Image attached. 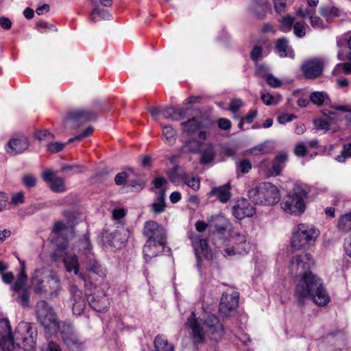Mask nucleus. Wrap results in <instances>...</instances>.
Returning a JSON list of instances; mask_svg holds the SVG:
<instances>
[{
    "label": "nucleus",
    "mask_w": 351,
    "mask_h": 351,
    "mask_svg": "<svg viewBox=\"0 0 351 351\" xmlns=\"http://www.w3.org/2000/svg\"><path fill=\"white\" fill-rule=\"evenodd\" d=\"M36 28L40 33H45L47 30H51L54 32L57 31V29L54 25L43 21H40L36 23Z\"/></svg>",
    "instance_id": "obj_48"
},
{
    "label": "nucleus",
    "mask_w": 351,
    "mask_h": 351,
    "mask_svg": "<svg viewBox=\"0 0 351 351\" xmlns=\"http://www.w3.org/2000/svg\"><path fill=\"white\" fill-rule=\"evenodd\" d=\"M8 199V195L5 192L0 191V212L9 208Z\"/></svg>",
    "instance_id": "obj_59"
},
{
    "label": "nucleus",
    "mask_w": 351,
    "mask_h": 351,
    "mask_svg": "<svg viewBox=\"0 0 351 351\" xmlns=\"http://www.w3.org/2000/svg\"><path fill=\"white\" fill-rule=\"evenodd\" d=\"M293 33L298 38H303L306 34V25L303 22L294 23L293 27Z\"/></svg>",
    "instance_id": "obj_46"
},
{
    "label": "nucleus",
    "mask_w": 351,
    "mask_h": 351,
    "mask_svg": "<svg viewBox=\"0 0 351 351\" xmlns=\"http://www.w3.org/2000/svg\"><path fill=\"white\" fill-rule=\"evenodd\" d=\"M306 147L303 143H298L295 147V154L298 157H303L306 154Z\"/></svg>",
    "instance_id": "obj_62"
},
{
    "label": "nucleus",
    "mask_w": 351,
    "mask_h": 351,
    "mask_svg": "<svg viewBox=\"0 0 351 351\" xmlns=\"http://www.w3.org/2000/svg\"><path fill=\"white\" fill-rule=\"evenodd\" d=\"M255 213L253 205L245 199H239L232 208V214L237 219L252 217Z\"/></svg>",
    "instance_id": "obj_23"
},
{
    "label": "nucleus",
    "mask_w": 351,
    "mask_h": 351,
    "mask_svg": "<svg viewBox=\"0 0 351 351\" xmlns=\"http://www.w3.org/2000/svg\"><path fill=\"white\" fill-rule=\"evenodd\" d=\"M93 132V128L92 126H88L84 130L82 131L81 134L75 136L73 138H71L69 139L68 143H72L74 141H80L84 138L89 136Z\"/></svg>",
    "instance_id": "obj_52"
},
{
    "label": "nucleus",
    "mask_w": 351,
    "mask_h": 351,
    "mask_svg": "<svg viewBox=\"0 0 351 351\" xmlns=\"http://www.w3.org/2000/svg\"><path fill=\"white\" fill-rule=\"evenodd\" d=\"M315 9H313V8H300L297 10L296 13H297V15H298L299 16H300L302 19H306L307 17H308L310 19L311 16L313 15V14L315 13Z\"/></svg>",
    "instance_id": "obj_58"
},
{
    "label": "nucleus",
    "mask_w": 351,
    "mask_h": 351,
    "mask_svg": "<svg viewBox=\"0 0 351 351\" xmlns=\"http://www.w3.org/2000/svg\"><path fill=\"white\" fill-rule=\"evenodd\" d=\"M271 148L269 147L267 143H263L257 145L256 146L252 147L250 152L254 155H261L267 154L270 152Z\"/></svg>",
    "instance_id": "obj_45"
},
{
    "label": "nucleus",
    "mask_w": 351,
    "mask_h": 351,
    "mask_svg": "<svg viewBox=\"0 0 351 351\" xmlns=\"http://www.w3.org/2000/svg\"><path fill=\"white\" fill-rule=\"evenodd\" d=\"M192 245L194 248L195 254L197 258V266L200 273H202V266L205 265L206 263H213V254L208 249L207 241L200 239L198 237H193L190 235Z\"/></svg>",
    "instance_id": "obj_13"
},
{
    "label": "nucleus",
    "mask_w": 351,
    "mask_h": 351,
    "mask_svg": "<svg viewBox=\"0 0 351 351\" xmlns=\"http://www.w3.org/2000/svg\"><path fill=\"white\" fill-rule=\"evenodd\" d=\"M215 152L212 145H208L207 149L202 152L200 161L202 164H208L213 160Z\"/></svg>",
    "instance_id": "obj_43"
},
{
    "label": "nucleus",
    "mask_w": 351,
    "mask_h": 351,
    "mask_svg": "<svg viewBox=\"0 0 351 351\" xmlns=\"http://www.w3.org/2000/svg\"><path fill=\"white\" fill-rule=\"evenodd\" d=\"M56 332H59L64 344L71 351H83L84 342L79 337L74 326L70 321H64L60 324Z\"/></svg>",
    "instance_id": "obj_11"
},
{
    "label": "nucleus",
    "mask_w": 351,
    "mask_h": 351,
    "mask_svg": "<svg viewBox=\"0 0 351 351\" xmlns=\"http://www.w3.org/2000/svg\"><path fill=\"white\" fill-rule=\"evenodd\" d=\"M153 184L156 189H158V194L161 191H164L165 194V185L167 184V180L165 178L162 177H157L153 180Z\"/></svg>",
    "instance_id": "obj_54"
},
{
    "label": "nucleus",
    "mask_w": 351,
    "mask_h": 351,
    "mask_svg": "<svg viewBox=\"0 0 351 351\" xmlns=\"http://www.w3.org/2000/svg\"><path fill=\"white\" fill-rule=\"evenodd\" d=\"M287 160V154L286 153H281L278 154L272 164V166L269 168L267 167V160H263L261 162L260 166L265 170L267 169V174L268 176H276L280 175L284 168V163Z\"/></svg>",
    "instance_id": "obj_24"
},
{
    "label": "nucleus",
    "mask_w": 351,
    "mask_h": 351,
    "mask_svg": "<svg viewBox=\"0 0 351 351\" xmlns=\"http://www.w3.org/2000/svg\"><path fill=\"white\" fill-rule=\"evenodd\" d=\"M27 280V276L24 268L19 274L18 277L14 285L12 286V290L15 292H19L22 290L25 285Z\"/></svg>",
    "instance_id": "obj_41"
},
{
    "label": "nucleus",
    "mask_w": 351,
    "mask_h": 351,
    "mask_svg": "<svg viewBox=\"0 0 351 351\" xmlns=\"http://www.w3.org/2000/svg\"><path fill=\"white\" fill-rule=\"evenodd\" d=\"M36 315L38 322L46 332L53 335L64 321H60L53 308L45 300L36 304Z\"/></svg>",
    "instance_id": "obj_9"
},
{
    "label": "nucleus",
    "mask_w": 351,
    "mask_h": 351,
    "mask_svg": "<svg viewBox=\"0 0 351 351\" xmlns=\"http://www.w3.org/2000/svg\"><path fill=\"white\" fill-rule=\"evenodd\" d=\"M182 132L186 133L188 135H193L197 132L199 131L202 127V123L196 118H192L187 121L181 123Z\"/></svg>",
    "instance_id": "obj_32"
},
{
    "label": "nucleus",
    "mask_w": 351,
    "mask_h": 351,
    "mask_svg": "<svg viewBox=\"0 0 351 351\" xmlns=\"http://www.w3.org/2000/svg\"><path fill=\"white\" fill-rule=\"evenodd\" d=\"M32 287L35 293L48 295L49 298L58 296L61 290L60 280L53 271L44 269H36L32 278Z\"/></svg>",
    "instance_id": "obj_5"
},
{
    "label": "nucleus",
    "mask_w": 351,
    "mask_h": 351,
    "mask_svg": "<svg viewBox=\"0 0 351 351\" xmlns=\"http://www.w3.org/2000/svg\"><path fill=\"white\" fill-rule=\"evenodd\" d=\"M309 99L313 104L317 106H322L329 101V97L326 92L314 91L310 94Z\"/></svg>",
    "instance_id": "obj_34"
},
{
    "label": "nucleus",
    "mask_w": 351,
    "mask_h": 351,
    "mask_svg": "<svg viewBox=\"0 0 351 351\" xmlns=\"http://www.w3.org/2000/svg\"><path fill=\"white\" fill-rule=\"evenodd\" d=\"M162 134L165 138L167 144H174L176 142V131L171 125H166L163 127Z\"/></svg>",
    "instance_id": "obj_40"
},
{
    "label": "nucleus",
    "mask_w": 351,
    "mask_h": 351,
    "mask_svg": "<svg viewBox=\"0 0 351 351\" xmlns=\"http://www.w3.org/2000/svg\"><path fill=\"white\" fill-rule=\"evenodd\" d=\"M24 203V193L19 191L14 193L11 196L10 202H8L10 206H18Z\"/></svg>",
    "instance_id": "obj_49"
},
{
    "label": "nucleus",
    "mask_w": 351,
    "mask_h": 351,
    "mask_svg": "<svg viewBox=\"0 0 351 351\" xmlns=\"http://www.w3.org/2000/svg\"><path fill=\"white\" fill-rule=\"evenodd\" d=\"M22 182L27 188H32L36 185L37 179L32 174H25L22 177Z\"/></svg>",
    "instance_id": "obj_50"
},
{
    "label": "nucleus",
    "mask_w": 351,
    "mask_h": 351,
    "mask_svg": "<svg viewBox=\"0 0 351 351\" xmlns=\"http://www.w3.org/2000/svg\"><path fill=\"white\" fill-rule=\"evenodd\" d=\"M237 168L241 173H246L252 169V164L249 160L244 159L238 164Z\"/></svg>",
    "instance_id": "obj_56"
},
{
    "label": "nucleus",
    "mask_w": 351,
    "mask_h": 351,
    "mask_svg": "<svg viewBox=\"0 0 351 351\" xmlns=\"http://www.w3.org/2000/svg\"><path fill=\"white\" fill-rule=\"evenodd\" d=\"M129 232L122 226L114 230H105L101 233L103 245L114 249L121 248L126 243Z\"/></svg>",
    "instance_id": "obj_14"
},
{
    "label": "nucleus",
    "mask_w": 351,
    "mask_h": 351,
    "mask_svg": "<svg viewBox=\"0 0 351 351\" xmlns=\"http://www.w3.org/2000/svg\"><path fill=\"white\" fill-rule=\"evenodd\" d=\"M211 231L216 232L221 238H225L227 235L230 236L229 242L231 247H227L225 250L228 256L245 254L250 251V244L245 234L231 231L228 227L223 226H217L215 230Z\"/></svg>",
    "instance_id": "obj_6"
},
{
    "label": "nucleus",
    "mask_w": 351,
    "mask_h": 351,
    "mask_svg": "<svg viewBox=\"0 0 351 351\" xmlns=\"http://www.w3.org/2000/svg\"><path fill=\"white\" fill-rule=\"evenodd\" d=\"M294 295L300 305L304 304L307 298L318 306H325L330 302L322 280L312 272H305L300 277L295 285Z\"/></svg>",
    "instance_id": "obj_3"
},
{
    "label": "nucleus",
    "mask_w": 351,
    "mask_h": 351,
    "mask_svg": "<svg viewBox=\"0 0 351 351\" xmlns=\"http://www.w3.org/2000/svg\"><path fill=\"white\" fill-rule=\"evenodd\" d=\"M276 49L280 57L282 58H294V52L292 48L289 45V40L282 37L278 39L276 42Z\"/></svg>",
    "instance_id": "obj_27"
},
{
    "label": "nucleus",
    "mask_w": 351,
    "mask_h": 351,
    "mask_svg": "<svg viewBox=\"0 0 351 351\" xmlns=\"http://www.w3.org/2000/svg\"><path fill=\"white\" fill-rule=\"evenodd\" d=\"M309 19L311 25L313 28L324 29L326 27V25L324 21L320 19V17L315 15V12L313 14Z\"/></svg>",
    "instance_id": "obj_51"
},
{
    "label": "nucleus",
    "mask_w": 351,
    "mask_h": 351,
    "mask_svg": "<svg viewBox=\"0 0 351 351\" xmlns=\"http://www.w3.org/2000/svg\"><path fill=\"white\" fill-rule=\"evenodd\" d=\"M29 293L27 290H23L21 294L16 297V302L23 306L29 305Z\"/></svg>",
    "instance_id": "obj_53"
},
{
    "label": "nucleus",
    "mask_w": 351,
    "mask_h": 351,
    "mask_svg": "<svg viewBox=\"0 0 351 351\" xmlns=\"http://www.w3.org/2000/svg\"><path fill=\"white\" fill-rule=\"evenodd\" d=\"M143 234L148 238L160 243H166V231L156 221H147L144 225Z\"/></svg>",
    "instance_id": "obj_18"
},
{
    "label": "nucleus",
    "mask_w": 351,
    "mask_h": 351,
    "mask_svg": "<svg viewBox=\"0 0 351 351\" xmlns=\"http://www.w3.org/2000/svg\"><path fill=\"white\" fill-rule=\"evenodd\" d=\"M79 250L86 256V269L88 271L92 272L99 277L106 275V269L99 263L93 258L92 252V245L90 241L89 234H85L79 241Z\"/></svg>",
    "instance_id": "obj_12"
},
{
    "label": "nucleus",
    "mask_w": 351,
    "mask_h": 351,
    "mask_svg": "<svg viewBox=\"0 0 351 351\" xmlns=\"http://www.w3.org/2000/svg\"><path fill=\"white\" fill-rule=\"evenodd\" d=\"M89 306L97 312H105L110 306V301L106 291L98 289L93 295L87 298Z\"/></svg>",
    "instance_id": "obj_19"
},
{
    "label": "nucleus",
    "mask_w": 351,
    "mask_h": 351,
    "mask_svg": "<svg viewBox=\"0 0 351 351\" xmlns=\"http://www.w3.org/2000/svg\"><path fill=\"white\" fill-rule=\"evenodd\" d=\"M349 158H351V143H344L341 154L335 157V160L344 162Z\"/></svg>",
    "instance_id": "obj_42"
},
{
    "label": "nucleus",
    "mask_w": 351,
    "mask_h": 351,
    "mask_svg": "<svg viewBox=\"0 0 351 351\" xmlns=\"http://www.w3.org/2000/svg\"><path fill=\"white\" fill-rule=\"evenodd\" d=\"M202 147V143L199 141L191 139L186 141L184 144L180 147V153H196Z\"/></svg>",
    "instance_id": "obj_33"
},
{
    "label": "nucleus",
    "mask_w": 351,
    "mask_h": 351,
    "mask_svg": "<svg viewBox=\"0 0 351 351\" xmlns=\"http://www.w3.org/2000/svg\"><path fill=\"white\" fill-rule=\"evenodd\" d=\"M182 181L194 191H197L199 188V180L195 176H190L184 174L182 177Z\"/></svg>",
    "instance_id": "obj_44"
},
{
    "label": "nucleus",
    "mask_w": 351,
    "mask_h": 351,
    "mask_svg": "<svg viewBox=\"0 0 351 351\" xmlns=\"http://www.w3.org/2000/svg\"><path fill=\"white\" fill-rule=\"evenodd\" d=\"M268 0H251L250 9L258 17L263 18L268 8Z\"/></svg>",
    "instance_id": "obj_31"
},
{
    "label": "nucleus",
    "mask_w": 351,
    "mask_h": 351,
    "mask_svg": "<svg viewBox=\"0 0 351 351\" xmlns=\"http://www.w3.org/2000/svg\"><path fill=\"white\" fill-rule=\"evenodd\" d=\"M265 79L267 83L272 88H278L282 85L281 80L272 74L268 73Z\"/></svg>",
    "instance_id": "obj_55"
},
{
    "label": "nucleus",
    "mask_w": 351,
    "mask_h": 351,
    "mask_svg": "<svg viewBox=\"0 0 351 351\" xmlns=\"http://www.w3.org/2000/svg\"><path fill=\"white\" fill-rule=\"evenodd\" d=\"M289 0H273L276 12L280 13L284 11Z\"/></svg>",
    "instance_id": "obj_61"
},
{
    "label": "nucleus",
    "mask_w": 351,
    "mask_h": 351,
    "mask_svg": "<svg viewBox=\"0 0 351 351\" xmlns=\"http://www.w3.org/2000/svg\"><path fill=\"white\" fill-rule=\"evenodd\" d=\"M29 143L25 136H19L11 138L5 145V151L10 155H18L23 153L29 147Z\"/></svg>",
    "instance_id": "obj_22"
},
{
    "label": "nucleus",
    "mask_w": 351,
    "mask_h": 351,
    "mask_svg": "<svg viewBox=\"0 0 351 351\" xmlns=\"http://www.w3.org/2000/svg\"><path fill=\"white\" fill-rule=\"evenodd\" d=\"M43 180L50 183V189L56 193H62L66 190L64 181L62 178L57 177L51 170L45 171L43 174Z\"/></svg>",
    "instance_id": "obj_25"
},
{
    "label": "nucleus",
    "mask_w": 351,
    "mask_h": 351,
    "mask_svg": "<svg viewBox=\"0 0 351 351\" xmlns=\"http://www.w3.org/2000/svg\"><path fill=\"white\" fill-rule=\"evenodd\" d=\"M96 16H99L101 19L110 20L112 15L106 10L101 9L98 6L95 7L90 14V20L96 23L98 19Z\"/></svg>",
    "instance_id": "obj_37"
},
{
    "label": "nucleus",
    "mask_w": 351,
    "mask_h": 351,
    "mask_svg": "<svg viewBox=\"0 0 351 351\" xmlns=\"http://www.w3.org/2000/svg\"><path fill=\"white\" fill-rule=\"evenodd\" d=\"M263 53V49L259 46H255L253 47L251 53H250V57L253 61L256 62L260 57L262 56Z\"/></svg>",
    "instance_id": "obj_63"
},
{
    "label": "nucleus",
    "mask_w": 351,
    "mask_h": 351,
    "mask_svg": "<svg viewBox=\"0 0 351 351\" xmlns=\"http://www.w3.org/2000/svg\"><path fill=\"white\" fill-rule=\"evenodd\" d=\"M319 231L313 226L300 223L293 230L291 245L295 249H306L313 245Z\"/></svg>",
    "instance_id": "obj_10"
},
{
    "label": "nucleus",
    "mask_w": 351,
    "mask_h": 351,
    "mask_svg": "<svg viewBox=\"0 0 351 351\" xmlns=\"http://www.w3.org/2000/svg\"><path fill=\"white\" fill-rule=\"evenodd\" d=\"M165 193L161 191L157 198L154 200L152 205V210L155 213H160L164 211L165 208Z\"/></svg>",
    "instance_id": "obj_38"
},
{
    "label": "nucleus",
    "mask_w": 351,
    "mask_h": 351,
    "mask_svg": "<svg viewBox=\"0 0 351 351\" xmlns=\"http://www.w3.org/2000/svg\"><path fill=\"white\" fill-rule=\"evenodd\" d=\"M307 193L300 186L295 185L280 202V207L287 214L299 216L304 213V199Z\"/></svg>",
    "instance_id": "obj_7"
},
{
    "label": "nucleus",
    "mask_w": 351,
    "mask_h": 351,
    "mask_svg": "<svg viewBox=\"0 0 351 351\" xmlns=\"http://www.w3.org/2000/svg\"><path fill=\"white\" fill-rule=\"evenodd\" d=\"M320 14L326 18L337 17L341 16L343 11L336 6H323L319 8Z\"/></svg>",
    "instance_id": "obj_36"
},
{
    "label": "nucleus",
    "mask_w": 351,
    "mask_h": 351,
    "mask_svg": "<svg viewBox=\"0 0 351 351\" xmlns=\"http://www.w3.org/2000/svg\"><path fill=\"white\" fill-rule=\"evenodd\" d=\"M324 66V62L322 59L313 58L304 62L301 69L306 78L315 79L322 74Z\"/></svg>",
    "instance_id": "obj_20"
},
{
    "label": "nucleus",
    "mask_w": 351,
    "mask_h": 351,
    "mask_svg": "<svg viewBox=\"0 0 351 351\" xmlns=\"http://www.w3.org/2000/svg\"><path fill=\"white\" fill-rule=\"evenodd\" d=\"M187 325L191 330V339L196 347L204 343L206 337L211 341H219L225 334L223 325L212 313H204L201 317H196L192 312L187 319Z\"/></svg>",
    "instance_id": "obj_2"
},
{
    "label": "nucleus",
    "mask_w": 351,
    "mask_h": 351,
    "mask_svg": "<svg viewBox=\"0 0 351 351\" xmlns=\"http://www.w3.org/2000/svg\"><path fill=\"white\" fill-rule=\"evenodd\" d=\"M156 351H175L173 346L168 343L167 339L162 335H158L154 339Z\"/></svg>",
    "instance_id": "obj_35"
},
{
    "label": "nucleus",
    "mask_w": 351,
    "mask_h": 351,
    "mask_svg": "<svg viewBox=\"0 0 351 351\" xmlns=\"http://www.w3.org/2000/svg\"><path fill=\"white\" fill-rule=\"evenodd\" d=\"M314 125L317 130H324L325 132L329 130V123L328 121L322 119H318L316 120H314L313 121Z\"/></svg>",
    "instance_id": "obj_60"
},
{
    "label": "nucleus",
    "mask_w": 351,
    "mask_h": 351,
    "mask_svg": "<svg viewBox=\"0 0 351 351\" xmlns=\"http://www.w3.org/2000/svg\"><path fill=\"white\" fill-rule=\"evenodd\" d=\"M332 110H328V109H324L322 110V113L324 116L332 118V116L335 114V111L333 110H339L341 112H351V108H349L346 106H332Z\"/></svg>",
    "instance_id": "obj_47"
},
{
    "label": "nucleus",
    "mask_w": 351,
    "mask_h": 351,
    "mask_svg": "<svg viewBox=\"0 0 351 351\" xmlns=\"http://www.w3.org/2000/svg\"><path fill=\"white\" fill-rule=\"evenodd\" d=\"M249 197L256 204L274 205L280 199L278 188L269 182L263 183L248 191Z\"/></svg>",
    "instance_id": "obj_8"
},
{
    "label": "nucleus",
    "mask_w": 351,
    "mask_h": 351,
    "mask_svg": "<svg viewBox=\"0 0 351 351\" xmlns=\"http://www.w3.org/2000/svg\"><path fill=\"white\" fill-rule=\"evenodd\" d=\"M239 293L235 290L231 293H223L219 304V311L224 316H229L237 308L239 304Z\"/></svg>",
    "instance_id": "obj_17"
},
{
    "label": "nucleus",
    "mask_w": 351,
    "mask_h": 351,
    "mask_svg": "<svg viewBox=\"0 0 351 351\" xmlns=\"http://www.w3.org/2000/svg\"><path fill=\"white\" fill-rule=\"evenodd\" d=\"M74 221H58L53 226V233L55 238L52 243L56 247L52 254V258L55 261L62 259L65 269L68 272H73L75 275L79 272V263L75 254H70L67 252L68 239L72 238L74 234Z\"/></svg>",
    "instance_id": "obj_1"
},
{
    "label": "nucleus",
    "mask_w": 351,
    "mask_h": 351,
    "mask_svg": "<svg viewBox=\"0 0 351 351\" xmlns=\"http://www.w3.org/2000/svg\"><path fill=\"white\" fill-rule=\"evenodd\" d=\"M162 115L167 119L179 121L184 117L185 109L183 108H176L174 107L169 106L162 110Z\"/></svg>",
    "instance_id": "obj_29"
},
{
    "label": "nucleus",
    "mask_w": 351,
    "mask_h": 351,
    "mask_svg": "<svg viewBox=\"0 0 351 351\" xmlns=\"http://www.w3.org/2000/svg\"><path fill=\"white\" fill-rule=\"evenodd\" d=\"M70 291L71 294L70 301L73 313L74 315H80L86 306V295L76 285L71 286Z\"/></svg>",
    "instance_id": "obj_21"
},
{
    "label": "nucleus",
    "mask_w": 351,
    "mask_h": 351,
    "mask_svg": "<svg viewBox=\"0 0 351 351\" xmlns=\"http://www.w3.org/2000/svg\"><path fill=\"white\" fill-rule=\"evenodd\" d=\"M0 348L2 351H19L21 348L25 350L34 348L36 344L37 331L29 322H20L12 335L11 326L7 332L1 328Z\"/></svg>",
    "instance_id": "obj_4"
},
{
    "label": "nucleus",
    "mask_w": 351,
    "mask_h": 351,
    "mask_svg": "<svg viewBox=\"0 0 351 351\" xmlns=\"http://www.w3.org/2000/svg\"><path fill=\"white\" fill-rule=\"evenodd\" d=\"M165 243H160L153 239L147 240L143 247L144 256L146 262L156 256L164 249Z\"/></svg>",
    "instance_id": "obj_26"
},
{
    "label": "nucleus",
    "mask_w": 351,
    "mask_h": 351,
    "mask_svg": "<svg viewBox=\"0 0 351 351\" xmlns=\"http://www.w3.org/2000/svg\"><path fill=\"white\" fill-rule=\"evenodd\" d=\"M97 114V112L91 109H75L69 113L66 118V123L73 128H77L85 122L95 119Z\"/></svg>",
    "instance_id": "obj_16"
},
{
    "label": "nucleus",
    "mask_w": 351,
    "mask_h": 351,
    "mask_svg": "<svg viewBox=\"0 0 351 351\" xmlns=\"http://www.w3.org/2000/svg\"><path fill=\"white\" fill-rule=\"evenodd\" d=\"M66 143H62L58 141L51 142L47 145V149L52 153H57L63 149Z\"/></svg>",
    "instance_id": "obj_57"
},
{
    "label": "nucleus",
    "mask_w": 351,
    "mask_h": 351,
    "mask_svg": "<svg viewBox=\"0 0 351 351\" xmlns=\"http://www.w3.org/2000/svg\"><path fill=\"white\" fill-rule=\"evenodd\" d=\"M337 226L339 230L347 232L351 230V221H338Z\"/></svg>",
    "instance_id": "obj_64"
},
{
    "label": "nucleus",
    "mask_w": 351,
    "mask_h": 351,
    "mask_svg": "<svg viewBox=\"0 0 351 351\" xmlns=\"http://www.w3.org/2000/svg\"><path fill=\"white\" fill-rule=\"evenodd\" d=\"M280 29L282 32H289L294 24V17L290 14H286L280 20Z\"/></svg>",
    "instance_id": "obj_39"
},
{
    "label": "nucleus",
    "mask_w": 351,
    "mask_h": 351,
    "mask_svg": "<svg viewBox=\"0 0 351 351\" xmlns=\"http://www.w3.org/2000/svg\"><path fill=\"white\" fill-rule=\"evenodd\" d=\"M346 43H347L350 51L349 52H344L343 49L339 50L337 54L339 60H345L346 59L351 60V34H344L341 38L337 41V46L339 48H341Z\"/></svg>",
    "instance_id": "obj_28"
},
{
    "label": "nucleus",
    "mask_w": 351,
    "mask_h": 351,
    "mask_svg": "<svg viewBox=\"0 0 351 351\" xmlns=\"http://www.w3.org/2000/svg\"><path fill=\"white\" fill-rule=\"evenodd\" d=\"M210 196H216L222 203L227 202L230 197L229 184H226L219 187L213 188L210 192Z\"/></svg>",
    "instance_id": "obj_30"
},
{
    "label": "nucleus",
    "mask_w": 351,
    "mask_h": 351,
    "mask_svg": "<svg viewBox=\"0 0 351 351\" xmlns=\"http://www.w3.org/2000/svg\"><path fill=\"white\" fill-rule=\"evenodd\" d=\"M313 264L311 256L307 253L295 255L290 261V273L292 276L300 277L305 272H311L309 269Z\"/></svg>",
    "instance_id": "obj_15"
}]
</instances>
